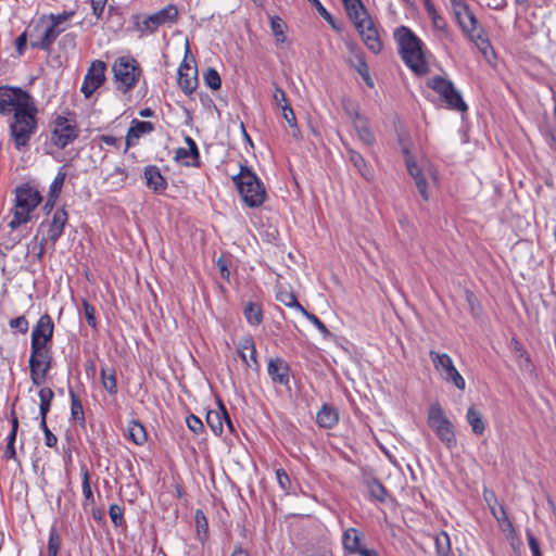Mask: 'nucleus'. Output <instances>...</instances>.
Segmentation results:
<instances>
[{
    "label": "nucleus",
    "mask_w": 556,
    "mask_h": 556,
    "mask_svg": "<svg viewBox=\"0 0 556 556\" xmlns=\"http://www.w3.org/2000/svg\"><path fill=\"white\" fill-rule=\"evenodd\" d=\"M289 364L281 357L269 358L267 363V374L274 384H289Z\"/></svg>",
    "instance_id": "18"
},
{
    "label": "nucleus",
    "mask_w": 556,
    "mask_h": 556,
    "mask_svg": "<svg viewBox=\"0 0 556 556\" xmlns=\"http://www.w3.org/2000/svg\"><path fill=\"white\" fill-rule=\"evenodd\" d=\"M414 180H415L416 188L418 189L420 195L422 197V199L425 201H427L429 199V194L427 191V180H426L425 176L422 175L421 177H418Z\"/></svg>",
    "instance_id": "58"
},
{
    "label": "nucleus",
    "mask_w": 556,
    "mask_h": 556,
    "mask_svg": "<svg viewBox=\"0 0 556 556\" xmlns=\"http://www.w3.org/2000/svg\"><path fill=\"white\" fill-rule=\"evenodd\" d=\"M315 7L317 12L331 25L333 29L339 30L340 28L337 26L332 15L327 11V9L321 4L319 0H307Z\"/></svg>",
    "instance_id": "48"
},
{
    "label": "nucleus",
    "mask_w": 556,
    "mask_h": 556,
    "mask_svg": "<svg viewBox=\"0 0 556 556\" xmlns=\"http://www.w3.org/2000/svg\"><path fill=\"white\" fill-rule=\"evenodd\" d=\"M243 315L251 326H258L263 321V311L257 303L248 302L243 308Z\"/></svg>",
    "instance_id": "32"
},
{
    "label": "nucleus",
    "mask_w": 556,
    "mask_h": 556,
    "mask_svg": "<svg viewBox=\"0 0 556 556\" xmlns=\"http://www.w3.org/2000/svg\"><path fill=\"white\" fill-rule=\"evenodd\" d=\"M276 477H277V481H278L280 488L283 491L288 490V488L290 485V478L287 475V472L283 469H277Z\"/></svg>",
    "instance_id": "59"
},
{
    "label": "nucleus",
    "mask_w": 556,
    "mask_h": 556,
    "mask_svg": "<svg viewBox=\"0 0 556 556\" xmlns=\"http://www.w3.org/2000/svg\"><path fill=\"white\" fill-rule=\"evenodd\" d=\"M187 426L193 433H200L203 430L202 420L195 415H189L187 417Z\"/></svg>",
    "instance_id": "56"
},
{
    "label": "nucleus",
    "mask_w": 556,
    "mask_h": 556,
    "mask_svg": "<svg viewBox=\"0 0 556 556\" xmlns=\"http://www.w3.org/2000/svg\"><path fill=\"white\" fill-rule=\"evenodd\" d=\"M178 17V10L174 4H168L162 10L149 15H136L135 27L138 31L146 34L154 33L161 25L175 23Z\"/></svg>",
    "instance_id": "11"
},
{
    "label": "nucleus",
    "mask_w": 556,
    "mask_h": 556,
    "mask_svg": "<svg viewBox=\"0 0 556 556\" xmlns=\"http://www.w3.org/2000/svg\"><path fill=\"white\" fill-rule=\"evenodd\" d=\"M454 17L467 38L472 41L478 50L486 56L492 50L491 42L484 28L479 24L475 13L465 0H450Z\"/></svg>",
    "instance_id": "1"
},
{
    "label": "nucleus",
    "mask_w": 556,
    "mask_h": 556,
    "mask_svg": "<svg viewBox=\"0 0 556 556\" xmlns=\"http://www.w3.org/2000/svg\"><path fill=\"white\" fill-rule=\"evenodd\" d=\"M204 81L208 88L212 90H218L222 86V79L218 74V72L213 68L208 67L204 73Z\"/></svg>",
    "instance_id": "43"
},
{
    "label": "nucleus",
    "mask_w": 556,
    "mask_h": 556,
    "mask_svg": "<svg viewBox=\"0 0 556 556\" xmlns=\"http://www.w3.org/2000/svg\"><path fill=\"white\" fill-rule=\"evenodd\" d=\"M81 476H83V494L85 497L86 504H92L94 502L93 493L90 486L89 471L86 466L81 467Z\"/></svg>",
    "instance_id": "41"
},
{
    "label": "nucleus",
    "mask_w": 556,
    "mask_h": 556,
    "mask_svg": "<svg viewBox=\"0 0 556 556\" xmlns=\"http://www.w3.org/2000/svg\"><path fill=\"white\" fill-rule=\"evenodd\" d=\"M129 439L137 445H141L147 441V432L143 426L136 420H131L127 427Z\"/></svg>",
    "instance_id": "33"
},
{
    "label": "nucleus",
    "mask_w": 556,
    "mask_h": 556,
    "mask_svg": "<svg viewBox=\"0 0 556 556\" xmlns=\"http://www.w3.org/2000/svg\"><path fill=\"white\" fill-rule=\"evenodd\" d=\"M467 422L470 425L472 432L476 435L483 434L485 430V424L483 421L481 413L475 407L470 406L466 414Z\"/></svg>",
    "instance_id": "30"
},
{
    "label": "nucleus",
    "mask_w": 556,
    "mask_h": 556,
    "mask_svg": "<svg viewBox=\"0 0 556 556\" xmlns=\"http://www.w3.org/2000/svg\"><path fill=\"white\" fill-rule=\"evenodd\" d=\"M491 510H492V515L494 516V518L501 525L503 531H508L510 533H513L515 531L514 526H513L511 521L509 520L505 508L502 505H500L498 508L491 507Z\"/></svg>",
    "instance_id": "35"
},
{
    "label": "nucleus",
    "mask_w": 556,
    "mask_h": 556,
    "mask_svg": "<svg viewBox=\"0 0 556 556\" xmlns=\"http://www.w3.org/2000/svg\"><path fill=\"white\" fill-rule=\"evenodd\" d=\"M37 113L38 110L36 105H33L25 111L18 110L13 115L9 124V129L10 137L17 151H22L28 147L31 137L36 134L38 128Z\"/></svg>",
    "instance_id": "3"
},
{
    "label": "nucleus",
    "mask_w": 556,
    "mask_h": 556,
    "mask_svg": "<svg viewBox=\"0 0 556 556\" xmlns=\"http://www.w3.org/2000/svg\"><path fill=\"white\" fill-rule=\"evenodd\" d=\"M281 111H282V116L286 119V122L289 124V126L296 122L295 114L293 112V109L290 105L286 106Z\"/></svg>",
    "instance_id": "63"
},
{
    "label": "nucleus",
    "mask_w": 556,
    "mask_h": 556,
    "mask_svg": "<svg viewBox=\"0 0 556 556\" xmlns=\"http://www.w3.org/2000/svg\"><path fill=\"white\" fill-rule=\"evenodd\" d=\"M65 178H66V173L63 170V167H61L59 169L55 178L53 179V181L51 182V185L49 187L48 194H50V201L59 198V195L62 191Z\"/></svg>",
    "instance_id": "36"
},
{
    "label": "nucleus",
    "mask_w": 556,
    "mask_h": 556,
    "mask_svg": "<svg viewBox=\"0 0 556 556\" xmlns=\"http://www.w3.org/2000/svg\"><path fill=\"white\" fill-rule=\"evenodd\" d=\"M54 325L48 314H43L38 319L31 331L30 345H48L53 337Z\"/></svg>",
    "instance_id": "16"
},
{
    "label": "nucleus",
    "mask_w": 556,
    "mask_h": 556,
    "mask_svg": "<svg viewBox=\"0 0 556 556\" xmlns=\"http://www.w3.org/2000/svg\"><path fill=\"white\" fill-rule=\"evenodd\" d=\"M277 301L282 303L288 307L296 308L302 313V309H305L298 301L296 296L289 291H279L276 295Z\"/></svg>",
    "instance_id": "39"
},
{
    "label": "nucleus",
    "mask_w": 556,
    "mask_h": 556,
    "mask_svg": "<svg viewBox=\"0 0 556 556\" xmlns=\"http://www.w3.org/2000/svg\"><path fill=\"white\" fill-rule=\"evenodd\" d=\"M27 42L26 33L21 34L15 40V47L18 54H22Z\"/></svg>",
    "instance_id": "64"
},
{
    "label": "nucleus",
    "mask_w": 556,
    "mask_h": 556,
    "mask_svg": "<svg viewBox=\"0 0 556 556\" xmlns=\"http://www.w3.org/2000/svg\"><path fill=\"white\" fill-rule=\"evenodd\" d=\"M108 0H91L93 15L99 20L102 17Z\"/></svg>",
    "instance_id": "57"
},
{
    "label": "nucleus",
    "mask_w": 556,
    "mask_h": 556,
    "mask_svg": "<svg viewBox=\"0 0 556 556\" xmlns=\"http://www.w3.org/2000/svg\"><path fill=\"white\" fill-rule=\"evenodd\" d=\"M197 67L182 63L178 68V85L186 94H191L198 86Z\"/></svg>",
    "instance_id": "20"
},
{
    "label": "nucleus",
    "mask_w": 556,
    "mask_h": 556,
    "mask_svg": "<svg viewBox=\"0 0 556 556\" xmlns=\"http://www.w3.org/2000/svg\"><path fill=\"white\" fill-rule=\"evenodd\" d=\"M403 153L405 155V163H406V167H407V170H408L409 175L414 179H416L418 177H421L424 175L422 170L420 169V167L413 160V157H412V155L409 153V150L407 148H403Z\"/></svg>",
    "instance_id": "45"
},
{
    "label": "nucleus",
    "mask_w": 556,
    "mask_h": 556,
    "mask_svg": "<svg viewBox=\"0 0 556 556\" xmlns=\"http://www.w3.org/2000/svg\"><path fill=\"white\" fill-rule=\"evenodd\" d=\"M426 84L440 96L441 100L448 109L458 112H466L468 110L466 102L464 101L459 90L455 88L453 81L440 75H435L430 77Z\"/></svg>",
    "instance_id": "7"
},
{
    "label": "nucleus",
    "mask_w": 556,
    "mask_h": 556,
    "mask_svg": "<svg viewBox=\"0 0 556 556\" xmlns=\"http://www.w3.org/2000/svg\"><path fill=\"white\" fill-rule=\"evenodd\" d=\"M224 421H226L227 427L230 431L233 430L232 422L229 418V415L220 401H218V409H211L206 413V422L212 431L219 435L224 430Z\"/></svg>",
    "instance_id": "19"
},
{
    "label": "nucleus",
    "mask_w": 556,
    "mask_h": 556,
    "mask_svg": "<svg viewBox=\"0 0 556 556\" xmlns=\"http://www.w3.org/2000/svg\"><path fill=\"white\" fill-rule=\"evenodd\" d=\"M185 142L188 146L187 149H189L192 162L184 161V165L199 166L200 165V153H199V149H198L195 141L191 137L186 136Z\"/></svg>",
    "instance_id": "42"
},
{
    "label": "nucleus",
    "mask_w": 556,
    "mask_h": 556,
    "mask_svg": "<svg viewBox=\"0 0 556 556\" xmlns=\"http://www.w3.org/2000/svg\"><path fill=\"white\" fill-rule=\"evenodd\" d=\"M71 397V418L76 421L79 426L85 427L86 420L83 409V404L79 396L70 389Z\"/></svg>",
    "instance_id": "31"
},
{
    "label": "nucleus",
    "mask_w": 556,
    "mask_h": 556,
    "mask_svg": "<svg viewBox=\"0 0 556 556\" xmlns=\"http://www.w3.org/2000/svg\"><path fill=\"white\" fill-rule=\"evenodd\" d=\"M35 105L33 97L18 87L0 86V114L9 115Z\"/></svg>",
    "instance_id": "8"
},
{
    "label": "nucleus",
    "mask_w": 556,
    "mask_h": 556,
    "mask_svg": "<svg viewBox=\"0 0 556 556\" xmlns=\"http://www.w3.org/2000/svg\"><path fill=\"white\" fill-rule=\"evenodd\" d=\"M74 15V11H64L59 14H50L49 20L53 24H56L59 27H64L63 24L66 23Z\"/></svg>",
    "instance_id": "53"
},
{
    "label": "nucleus",
    "mask_w": 556,
    "mask_h": 556,
    "mask_svg": "<svg viewBox=\"0 0 556 556\" xmlns=\"http://www.w3.org/2000/svg\"><path fill=\"white\" fill-rule=\"evenodd\" d=\"M526 535H527L528 544L531 549L532 556H542L539 542L530 529L526 530Z\"/></svg>",
    "instance_id": "55"
},
{
    "label": "nucleus",
    "mask_w": 556,
    "mask_h": 556,
    "mask_svg": "<svg viewBox=\"0 0 556 556\" xmlns=\"http://www.w3.org/2000/svg\"><path fill=\"white\" fill-rule=\"evenodd\" d=\"M10 327L25 334L28 331L29 324L25 316H18L10 320Z\"/></svg>",
    "instance_id": "52"
},
{
    "label": "nucleus",
    "mask_w": 556,
    "mask_h": 556,
    "mask_svg": "<svg viewBox=\"0 0 556 556\" xmlns=\"http://www.w3.org/2000/svg\"><path fill=\"white\" fill-rule=\"evenodd\" d=\"M112 71L115 87L123 93L130 91L136 86L141 75L139 63L129 56H121L116 59L112 66Z\"/></svg>",
    "instance_id": "6"
},
{
    "label": "nucleus",
    "mask_w": 556,
    "mask_h": 556,
    "mask_svg": "<svg viewBox=\"0 0 556 556\" xmlns=\"http://www.w3.org/2000/svg\"><path fill=\"white\" fill-rule=\"evenodd\" d=\"M68 214L64 208H58L53 213L52 219L48 228V239L54 244L64 232L67 224Z\"/></svg>",
    "instance_id": "21"
},
{
    "label": "nucleus",
    "mask_w": 556,
    "mask_h": 556,
    "mask_svg": "<svg viewBox=\"0 0 556 556\" xmlns=\"http://www.w3.org/2000/svg\"><path fill=\"white\" fill-rule=\"evenodd\" d=\"M346 152L349 155L350 162L353 164L357 173L366 180H371L374 175L370 168L367 165V162L363 157L361 153L355 151L354 149L348 147Z\"/></svg>",
    "instance_id": "27"
},
{
    "label": "nucleus",
    "mask_w": 556,
    "mask_h": 556,
    "mask_svg": "<svg viewBox=\"0 0 556 556\" xmlns=\"http://www.w3.org/2000/svg\"><path fill=\"white\" fill-rule=\"evenodd\" d=\"M38 395L40 399L39 414L47 415L50 410V406H51V402L54 397V393L50 388L45 387L39 390Z\"/></svg>",
    "instance_id": "37"
},
{
    "label": "nucleus",
    "mask_w": 556,
    "mask_h": 556,
    "mask_svg": "<svg viewBox=\"0 0 556 556\" xmlns=\"http://www.w3.org/2000/svg\"><path fill=\"white\" fill-rule=\"evenodd\" d=\"M273 100H274L276 106L281 110H283L286 106L290 105L287 101L286 92L277 85H275Z\"/></svg>",
    "instance_id": "51"
},
{
    "label": "nucleus",
    "mask_w": 556,
    "mask_h": 556,
    "mask_svg": "<svg viewBox=\"0 0 556 556\" xmlns=\"http://www.w3.org/2000/svg\"><path fill=\"white\" fill-rule=\"evenodd\" d=\"M302 314L323 333L324 338H327L331 334L325 324L316 315L309 313L306 309H302Z\"/></svg>",
    "instance_id": "46"
},
{
    "label": "nucleus",
    "mask_w": 556,
    "mask_h": 556,
    "mask_svg": "<svg viewBox=\"0 0 556 556\" xmlns=\"http://www.w3.org/2000/svg\"><path fill=\"white\" fill-rule=\"evenodd\" d=\"M217 264V267L220 271V276L226 279V280H229V277H230V271H229V268H228V262L227 260H225L224 257H219L216 262Z\"/></svg>",
    "instance_id": "61"
},
{
    "label": "nucleus",
    "mask_w": 556,
    "mask_h": 556,
    "mask_svg": "<svg viewBox=\"0 0 556 556\" xmlns=\"http://www.w3.org/2000/svg\"><path fill=\"white\" fill-rule=\"evenodd\" d=\"M123 509L121 506L116 505V504H112L109 508V515H110V518L112 520V522L116 526V527H119L123 525L124 522V516H123Z\"/></svg>",
    "instance_id": "49"
},
{
    "label": "nucleus",
    "mask_w": 556,
    "mask_h": 556,
    "mask_svg": "<svg viewBox=\"0 0 556 556\" xmlns=\"http://www.w3.org/2000/svg\"><path fill=\"white\" fill-rule=\"evenodd\" d=\"M64 30L65 27H59L56 24H53L51 22L50 25L43 31L40 41L34 45V47H38L42 50H49L51 46L54 43L58 36Z\"/></svg>",
    "instance_id": "29"
},
{
    "label": "nucleus",
    "mask_w": 556,
    "mask_h": 556,
    "mask_svg": "<svg viewBox=\"0 0 556 556\" xmlns=\"http://www.w3.org/2000/svg\"><path fill=\"white\" fill-rule=\"evenodd\" d=\"M61 536L55 527H52L49 532L48 552L59 553L61 547Z\"/></svg>",
    "instance_id": "47"
},
{
    "label": "nucleus",
    "mask_w": 556,
    "mask_h": 556,
    "mask_svg": "<svg viewBox=\"0 0 556 556\" xmlns=\"http://www.w3.org/2000/svg\"><path fill=\"white\" fill-rule=\"evenodd\" d=\"M195 523L198 533L201 534V532H203L204 535H206L208 530L207 519L201 509L195 511Z\"/></svg>",
    "instance_id": "54"
},
{
    "label": "nucleus",
    "mask_w": 556,
    "mask_h": 556,
    "mask_svg": "<svg viewBox=\"0 0 556 556\" xmlns=\"http://www.w3.org/2000/svg\"><path fill=\"white\" fill-rule=\"evenodd\" d=\"M105 70L106 64L103 61L94 60L91 62L80 88L86 98L92 96V93L104 83Z\"/></svg>",
    "instance_id": "14"
},
{
    "label": "nucleus",
    "mask_w": 556,
    "mask_h": 556,
    "mask_svg": "<svg viewBox=\"0 0 556 556\" xmlns=\"http://www.w3.org/2000/svg\"><path fill=\"white\" fill-rule=\"evenodd\" d=\"M362 37L366 47L374 53H379L382 49V43L375 27L372 20H365L363 23H357L355 27Z\"/></svg>",
    "instance_id": "17"
},
{
    "label": "nucleus",
    "mask_w": 556,
    "mask_h": 556,
    "mask_svg": "<svg viewBox=\"0 0 556 556\" xmlns=\"http://www.w3.org/2000/svg\"><path fill=\"white\" fill-rule=\"evenodd\" d=\"M243 202L249 207L261 206L266 199L263 182L248 166L241 165L240 172L232 177Z\"/></svg>",
    "instance_id": "5"
},
{
    "label": "nucleus",
    "mask_w": 556,
    "mask_h": 556,
    "mask_svg": "<svg viewBox=\"0 0 556 556\" xmlns=\"http://www.w3.org/2000/svg\"><path fill=\"white\" fill-rule=\"evenodd\" d=\"M52 353L49 345H30L29 371L33 384L41 386L51 368Z\"/></svg>",
    "instance_id": "10"
},
{
    "label": "nucleus",
    "mask_w": 556,
    "mask_h": 556,
    "mask_svg": "<svg viewBox=\"0 0 556 556\" xmlns=\"http://www.w3.org/2000/svg\"><path fill=\"white\" fill-rule=\"evenodd\" d=\"M356 64L354 65L356 72L361 75H367L369 72L368 65L362 55H355Z\"/></svg>",
    "instance_id": "60"
},
{
    "label": "nucleus",
    "mask_w": 556,
    "mask_h": 556,
    "mask_svg": "<svg viewBox=\"0 0 556 556\" xmlns=\"http://www.w3.org/2000/svg\"><path fill=\"white\" fill-rule=\"evenodd\" d=\"M339 421V415L336 408L324 404L316 415V422L319 427L330 429Z\"/></svg>",
    "instance_id": "26"
},
{
    "label": "nucleus",
    "mask_w": 556,
    "mask_h": 556,
    "mask_svg": "<svg viewBox=\"0 0 556 556\" xmlns=\"http://www.w3.org/2000/svg\"><path fill=\"white\" fill-rule=\"evenodd\" d=\"M362 542L363 534L357 529L349 528L343 532L342 545L348 554L357 556H379L376 549L363 546Z\"/></svg>",
    "instance_id": "15"
},
{
    "label": "nucleus",
    "mask_w": 556,
    "mask_h": 556,
    "mask_svg": "<svg viewBox=\"0 0 556 556\" xmlns=\"http://www.w3.org/2000/svg\"><path fill=\"white\" fill-rule=\"evenodd\" d=\"M430 18L435 29L447 33L446 22L441 15L437 14L434 16H431Z\"/></svg>",
    "instance_id": "62"
},
{
    "label": "nucleus",
    "mask_w": 556,
    "mask_h": 556,
    "mask_svg": "<svg viewBox=\"0 0 556 556\" xmlns=\"http://www.w3.org/2000/svg\"><path fill=\"white\" fill-rule=\"evenodd\" d=\"M153 130L151 122L134 119L126 135V146L132 147L146 134Z\"/></svg>",
    "instance_id": "24"
},
{
    "label": "nucleus",
    "mask_w": 556,
    "mask_h": 556,
    "mask_svg": "<svg viewBox=\"0 0 556 556\" xmlns=\"http://www.w3.org/2000/svg\"><path fill=\"white\" fill-rule=\"evenodd\" d=\"M285 28L286 23L283 22L282 18H280L279 16L271 17L270 29L277 42L282 43L286 41Z\"/></svg>",
    "instance_id": "38"
},
{
    "label": "nucleus",
    "mask_w": 556,
    "mask_h": 556,
    "mask_svg": "<svg viewBox=\"0 0 556 556\" xmlns=\"http://www.w3.org/2000/svg\"><path fill=\"white\" fill-rule=\"evenodd\" d=\"M394 39L399 45V53L403 62L417 75H425L429 67L421 40L406 26L395 29Z\"/></svg>",
    "instance_id": "2"
},
{
    "label": "nucleus",
    "mask_w": 556,
    "mask_h": 556,
    "mask_svg": "<svg viewBox=\"0 0 556 556\" xmlns=\"http://www.w3.org/2000/svg\"><path fill=\"white\" fill-rule=\"evenodd\" d=\"M438 556H448L451 552V540L446 532L441 531L434 539Z\"/></svg>",
    "instance_id": "34"
},
{
    "label": "nucleus",
    "mask_w": 556,
    "mask_h": 556,
    "mask_svg": "<svg viewBox=\"0 0 556 556\" xmlns=\"http://www.w3.org/2000/svg\"><path fill=\"white\" fill-rule=\"evenodd\" d=\"M368 489H369L370 495L374 498H376L380 502H383L386 500L387 490L378 479H374L372 481H370L368 483Z\"/></svg>",
    "instance_id": "44"
},
{
    "label": "nucleus",
    "mask_w": 556,
    "mask_h": 556,
    "mask_svg": "<svg viewBox=\"0 0 556 556\" xmlns=\"http://www.w3.org/2000/svg\"><path fill=\"white\" fill-rule=\"evenodd\" d=\"M353 125L362 142L366 146H372L375 143V136L370 130L366 118L362 117L357 112L353 118Z\"/></svg>",
    "instance_id": "28"
},
{
    "label": "nucleus",
    "mask_w": 556,
    "mask_h": 556,
    "mask_svg": "<svg viewBox=\"0 0 556 556\" xmlns=\"http://www.w3.org/2000/svg\"><path fill=\"white\" fill-rule=\"evenodd\" d=\"M429 356L433 367L439 371L446 382L453 383L458 390H465L466 382L453 364L451 356L446 353L430 351Z\"/></svg>",
    "instance_id": "12"
},
{
    "label": "nucleus",
    "mask_w": 556,
    "mask_h": 556,
    "mask_svg": "<svg viewBox=\"0 0 556 556\" xmlns=\"http://www.w3.org/2000/svg\"><path fill=\"white\" fill-rule=\"evenodd\" d=\"M42 201L40 192L28 184H24L15 189V204L13 217L8 226L15 230L30 220V214Z\"/></svg>",
    "instance_id": "4"
},
{
    "label": "nucleus",
    "mask_w": 556,
    "mask_h": 556,
    "mask_svg": "<svg viewBox=\"0 0 556 556\" xmlns=\"http://www.w3.org/2000/svg\"><path fill=\"white\" fill-rule=\"evenodd\" d=\"M344 9L353 22L354 26L357 27V23H363L365 20H370L364 4L361 0H342Z\"/></svg>",
    "instance_id": "25"
},
{
    "label": "nucleus",
    "mask_w": 556,
    "mask_h": 556,
    "mask_svg": "<svg viewBox=\"0 0 556 556\" xmlns=\"http://www.w3.org/2000/svg\"><path fill=\"white\" fill-rule=\"evenodd\" d=\"M238 353L247 366L257 369L256 349L251 337L242 338L238 345Z\"/></svg>",
    "instance_id": "23"
},
{
    "label": "nucleus",
    "mask_w": 556,
    "mask_h": 556,
    "mask_svg": "<svg viewBox=\"0 0 556 556\" xmlns=\"http://www.w3.org/2000/svg\"><path fill=\"white\" fill-rule=\"evenodd\" d=\"M79 135L76 122L65 116H58L54 121V129L51 141L59 149H64Z\"/></svg>",
    "instance_id": "13"
},
{
    "label": "nucleus",
    "mask_w": 556,
    "mask_h": 556,
    "mask_svg": "<svg viewBox=\"0 0 556 556\" xmlns=\"http://www.w3.org/2000/svg\"><path fill=\"white\" fill-rule=\"evenodd\" d=\"M146 184L149 189L156 193H163L167 188V181L155 165H149L144 168Z\"/></svg>",
    "instance_id": "22"
},
{
    "label": "nucleus",
    "mask_w": 556,
    "mask_h": 556,
    "mask_svg": "<svg viewBox=\"0 0 556 556\" xmlns=\"http://www.w3.org/2000/svg\"><path fill=\"white\" fill-rule=\"evenodd\" d=\"M428 425L434 431L440 441L446 445V447L452 448L456 445L457 440L453 430V425L445 417L439 403L430 405L428 410Z\"/></svg>",
    "instance_id": "9"
},
{
    "label": "nucleus",
    "mask_w": 556,
    "mask_h": 556,
    "mask_svg": "<svg viewBox=\"0 0 556 556\" xmlns=\"http://www.w3.org/2000/svg\"><path fill=\"white\" fill-rule=\"evenodd\" d=\"M101 379L103 388L110 394H115L117 392V381L114 371L108 372L105 369H101Z\"/></svg>",
    "instance_id": "40"
},
{
    "label": "nucleus",
    "mask_w": 556,
    "mask_h": 556,
    "mask_svg": "<svg viewBox=\"0 0 556 556\" xmlns=\"http://www.w3.org/2000/svg\"><path fill=\"white\" fill-rule=\"evenodd\" d=\"M83 308H84V315L88 323V325L92 328L97 327V319H96V311L93 305H91L88 301L83 302Z\"/></svg>",
    "instance_id": "50"
}]
</instances>
